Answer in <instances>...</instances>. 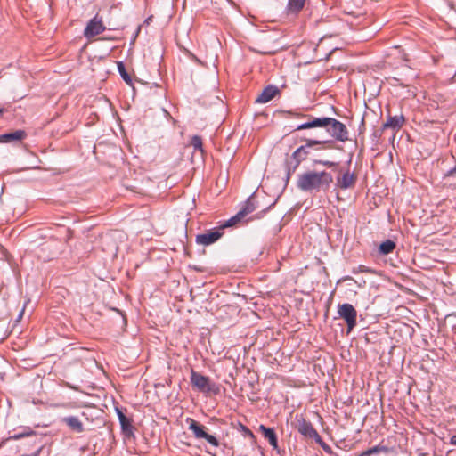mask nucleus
<instances>
[{"mask_svg": "<svg viewBox=\"0 0 456 456\" xmlns=\"http://www.w3.org/2000/svg\"><path fill=\"white\" fill-rule=\"evenodd\" d=\"M338 314L340 318L345 320L347 327V332H350L357 323V312L353 305L344 303L338 305Z\"/></svg>", "mask_w": 456, "mask_h": 456, "instance_id": "obj_5", "label": "nucleus"}, {"mask_svg": "<svg viewBox=\"0 0 456 456\" xmlns=\"http://www.w3.org/2000/svg\"><path fill=\"white\" fill-rule=\"evenodd\" d=\"M26 137V133L23 130H16L12 133H6L0 135V142L6 143L12 141H21Z\"/></svg>", "mask_w": 456, "mask_h": 456, "instance_id": "obj_15", "label": "nucleus"}, {"mask_svg": "<svg viewBox=\"0 0 456 456\" xmlns=\"http://www.w3.org/2000/svg\"><path fill=\"white\" fill-rule=\"evenodd\" d=\"M404 122L403 115L388 116L387 121L382 126V130L390 128L398 131L403 127Z\"/></svg>", "mask_w": 456, "mask_h": 456, "instance_id": "obj_12", "label": "nucleus"}, {"mask_svg": "<svg viewBox=\"0 0 456 456\" xmlns=\"http://www.w3.org/2000/svg\"><path fill=\"white\" fill-rule=\"evenodd\" d=\"M454 174H456V166H455L453 168H452V169L448 170V171L445 173L444 176H445V177L452 176V175H453Z\"/></svg>", "mask_w": 456, "mask_h": 456, "instance_id": "obj_27", "label": "nucleus"}, {"mask_svg": "<svg viewBox=\"0 0 456 456\" xmlns=\"http://www.w3.org/2000/svg\"><path fill=\"white\" fill-rule=\"evenodd\" d=\"M358 272H370V270L367 267H365L364 265H359Z\"/></svg>", "mask_w": 456, "mask_h": 456, "instance_id": "obj_28", "label": "nucleus"}, {"mask_svg": "<svg viewBox=\"0 0 456 456\" xmlns=\"http://www.w3.org/2000/svg\"><path fill=\"white\" fill-rule=\"evenodd\" d=\"M117 66H118V73H119L120 77L123 78V80L126 84L131 85L132 79H131V77L129 76V74L127 73L124 63L122 61H118Z\"/></svg>", "mask_w": 456, "mask_h": 456, "instance_id": "obj_22", "label": "nucleus"}, {"mask_svg": "<svg viewBox=\"0 0 456 456\" xmlns=\"http://www.w3.org/2000/svg\"><path fill=\"white\" fill-rule=\"evenodd\" d=\"M118 417L122 431L126 435H132L133 427L131 424V420L119 410H118Z\"/></svg>", "mask_w": 456, "mask_h": 456, "instance_id": "obj_16", "label": "nucleus"}, {"mask_svg": "<svg viewBox=\"0 0 456 456\" xmlns=\"http://www.w3.org/2000/svg\"><path fill=\"white\" fill-rule=\"evenodd\" d=\"M259 430L264 435L265 438H266L270 444V445L273 447V450L278 449V438L276 436V433L273 428H267L265 425L259 426Z\"/></svg>", "mask_w": 456, "mask_h": 456, "instance_id": "obj_13", "label": "nucleus"}, {"mask_svg": "<svg viewBox=\"0 0 456 456\" xmlns=\"http://www.w3.org/2000/svg\"><path fill=\"white\" fill-rule=\"evenodd\" d=\"M191 145L195 151H202V140L199 135H193L191 139Z\"/></svg>", "mask_w": 456, "mask_h": 456, "instance_id": "obj_24", "label": "nucleus"}, {"mask_svg": "<svg viewBox=\"0 0 456 456\" xmlns=\"http://www.w3.org/2000/svg\"><path fill=\"white\" fill-rule=\"evenodd\" d=\"M314 165H317V164L322 165L327 167H333L338 165V163H336V162L330 161V160H322V159H314Z\"/></svg>", "mask_w": 456, "mask_h": 456, "instance_id": "obj_25", "label": "nucleus"}, {"mask_svg": "<svg viewBox=\"0 0 456 456\" xmlns=\"http://www.w3.org/2000/svg\"><path fill=\"white\" fill-rule=\"evenodd\" d=\"M395 248V243L391 240H386L379 245V253L382 255L390 254Z\"/></svg>", "mask_w": 456, "mask_h": 456, "instance_id": "obj_19", "label": "nucleus"}, {"mask_svg": "<svg viewBox=\"0 0 456 456\" xmlns=\"http://www.w3.org/2000/svg\"><path fill=\"white\" fill-rule=\"evenodd\" d=\"M280 94V89L274 85H268L256 99L257 103H266Z\"/></svg>", "mask_w": 456, "mask_h": 456, "instance_id": "obj_11", "label": "nucleus"}, {"mask_svg": "<svg viewBox=\"0 0 456 456\" xmlns=\"http://www.w3.org/2000/svg\"><path fill=\"white\" fill-rule=\"evenodd\" d=\"M297 430L302 436L305 437L313 438L315 441H321V436L314 428L313 424L303 418L298 420Z\"/></svg>", "mask_w": 456, "mask_h": 456, "instance_id": "obj_8", "label": "nucleus"}, {"mask_svg": "<svg viewBox=\"0 0 456 456\" xmlns=\"http://www.w3.org/2000/svg\"><path fill=\"white\" fill-rule=\"evenodd\" d=\"M243 218H244V216H242V212L239 211L235 216H232L227 221H225V223L224 224H222L220 226V228L223 231V229H224L226 227L234 226L238 223H240Z\"/></svg>", "mask_w": 456, "mask_h": 456, "instance_id": "obj_20", "label": "nucleus"}, {"mask_svg": "<svg viewBox=\"0 0 456 456\" xmlns=\"http://www.w3.org/2000/svg\"><path fill=\"white\" fill-rule=\"evenodd\" d=\"M333 176L327 171H306L298 175L297 186L302 191L319 192L330 188Z\"/></svg>", "mask_w": 456, "mask_h": 456, "instance_id": "obj_2", "label": "nucleus"}, {"mask_svg": "<svg viewBox=\"0 0 456 456\" xmlns=\"http://www.w3.org/2000/svg\"><path fill=\"white\" fill-rule=\"evenodd\" d=\"M33 435H35V431H33L31 429V428L24 427L23 428V431L19 432V433H15L12 436H10V439H12V440H20L21 438L28 437V436H31Z\"/></svg>", "mask_w": 456, "mask_h": 456, "instance_id": "obj_21", "label": "nucleus"}, {"mask_svg": "<svg viewBox=\"0 0 456 456\" xmlns=\"http://www.w3.org/2000/svg\"><path fill=\"white\" fill-rule=\"evenodd\" d=\"M315 127L325 128L335 141L345 142L349 140V132L346 125L336 118L329 117H311L307 122L298 125L295 130H305Z\"/></svg>", "mask_w": 456, "mask_h": 456, "instance_id": "obj_1", "label": "nucleus"}, {"mask_svg": "<svg viewBox=\"0 0 456 456\" xmlns=\"http://www.w3.org/2000/svg\"><path fill=\"white\" fill-rule=\"evenodd\" d=\"M450 444L456 446V435L450 438Z\"/></svg>", "mask_w": 456, "mask_h": 456, "instance_id": "obj_29", "label": "nucleus"}, {"mask_svg": "<svg viewBox=\"0 0 456 456\" xmlns=\"http://www.w3.org/2000/svg\"><path fill=\"white\" fill-rule=\"evenodd\" d=\"M305 0H289L287 5V11L289 13L297 14L304 7Z\"/></svg>", "mask_w": 456, "mask_h": 456, "instance_id": "obj_17", "label": "nucleus"}, {"mask_svg": "<svg viewBox=\"0 0 456 456\" xmlns=\"http://www.w3.org/2000/svg\"><path fill=\"white\" fill-rule=\"evenodd\" d=\"M356 176L350 170H346L341 175L336 178V186L342 190H346L354 186Z\"/></svg>", "mask_w": 456, "mask_h": 456, "instance_id": "obj_10", "label": "nucleus"}, {"mask_svg": "<svg viewBox=\"0 0 456 456\" xmlns=\"http://www.w3.org/2000/svg\"><path fill=\"white\" fill-rule=\"evenodd\" d=\"M387 451V448L384 447V446H379V445H376V446H373L366 451H364L361 455L359 456H370L371 454H374V453H378L379 452H386Z\"/></svg>", "mask_w": 456, "mask_h": 456, "instance_id": "obj_23", "label": "nucleus"}, {"mask_svg": "<svg viewBox=\"0 0 456 456\" xmlns=\"http://www.w3.org/2000/svg\"><path fill=\"white\" fill-rule=\"evenodd\" d=\"M302 142L305 143L298 147L290 157V160H289L286 164L287 168V180L289 179L290 175L297 169L302 161L306 159L310 151L309 149L320 144H331L332 141H325V140H316V139H307L302 138Z\"/></svg>", "mask_w": 456, "mask_h": 456, "instance_id": "obj_3", "label": "nucleus"}, {"mask_svg": "<svg viewBox=\"0 0 456 456\" xmlns=\"http://www.w3.org/2000/svg\"><path fill=\"white\" fill-rule=\"evenodd\" d=\"M4 112V109L0 107V114Z\"/></svg>", "mask_w": 456, "mask_h": 456, "instance_id": "obj_30", "label": "nucleus"}, {"mask_svg": "<svg viewBox=\"0 0 456 456\" xmlns=\"http://www.w3.org/2000/svg\"><path fill=\"white\" fill-rule=\"evenodd\" d=\"M105 30V26L101 20L96 17L91 19L85 28L84 35L86 37L90 38L95 37Z\"/></svg>", "mask_w": 456, "mask_h": 456, "instance_id": "obj_9", "label": "nucleus"}, {"mask_svg": "<svg viewBox=\"0 0 456 456\" xmlns=\"http://www.w3.org/2000/svg\"><path fill=\"white\" fill-rule=\"evenodd\" d=\"M186 422L189 423V429L192 431L196 438H204L208 443H209L214 447L219 446V441L217 440V438L212 435L208 434L204 430V426L200 425L199 422H197L191 418H187Z\"/></svg>", "mask_w": 456, "mask_h": 456, "instance_id": "obj_6", "label": "nucleus"}, {"mask_svg": "<svg viewBox=\"0 0 456 456\" xmlns=\"http://www.w3.org/2000/svg\"><path fill=\"white\" fill-rule=\"evenodd\" d=\"M256 206L254 202L253 195L250 196L244 203L243 207L240 210V212H242V216L245 217L247 215L252 213L254 210H256Z\"/></svg>", "mask_w": 456, "mask_h": 456, "instance_id": "obj_18", "label": "nucleus"}, {"mask_svg": "<svg viewBox=\"0 0 456 456\" xmlns=\"http://www.w3.org/2000/svg\"><path fill=\"white\" fill-rule=\"evenodd\" d=\"M20 456H37V454H34V455H27V454H23V455H20Z\"/></svg>", "mask_w": 456, "mask_h": 456, "instance_id": "obj_31", "label": "nucleus"}, {"mask_svg": "<svg viewBox=\"0 0 456 456\" xmlns=\"http://www.w3.org/2000/svg\"><path fill=\"white\" fill-rule=\"evenodd\" d=\"M223 235V232L220 228L212 229L207 231L205 233L198 234L196 236V243L203 246H209L216 242Z\"/></svg>", "mask_w": 456, "mask_h": 456, "instance_id": "obj_7", "label": "nucleus"}, {"mask_svg": "<svg viewBox=\"0 0 456 456\" xmlns=\"http://www.w3.org/2000/svg\"><path fill=\"white\" fill-rule=\"evenodd\" d=\"M190 381L191 386L200 392L213 393L214 395H217L220 392L218 385L211 382L208 377L197 372L193 369L191 370Z\"/></svg>", "mask_w": 456, "mask_h": 456, "instance_id": "obj_4", "label": "nucleus"}, {"mask_svg": "<svg viewBox=\"0 0 456 456\" xmlns=\"http://www.w3.org/2000/svg\"><path fill=\"white\" fill-rule=\"evenodd\" d=\"M316 443H318L321 447L323 449V451L327 453H332V449L330 445H328L325 442H323V440L321 438V441H315Z\"/></svg>", "mask_w": 456, "mask_h": 456, "instance_id": "obj_26", "label": "nucleus"}, {"mask_svg": "<svg viewBox=\"0 0 456 456\" xmlns=\"http://www.w3.org/2000/svg\"><path fill=\"white\" fill-rule=\"evenodd\" d=\"M62 422L65 423L70 430L82 433L84 431V425L81 420L76 416H68L62 419Z\"/></svg>", "mask_w": 456, "mask_h": 456, "instance_id": "obj_14", "label": "nucleus"}]
</instances>
